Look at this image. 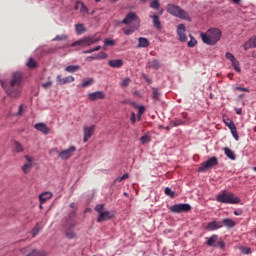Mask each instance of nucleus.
I'll list each match as a JSON object with an SVG mask.
<instances>
[{"instance_id": "nucleus-1", "label": "nucleus", "mask_w": 256, "mask_h": 256, "mask_svg": "<svg viewBox=\"0 0 256 256\" xmlns=\"http://www.w3.org/2000/svg\"><path fill=\"white\" fill-rule=\"evenodd\" d=\"M1 85L9 97L17 99V97L21 95V87L23 86V73L14 72L12 74V79L2 81Z\"/></svg>"}, {"instance_id": "nucleus-2", "label": "nucleus", "mask_w": 256, "mask_h": 256, "mask_svg": "<svg viewBox=\"0 0 256 256\" xmlns=\"http://www.w3.org/2000/svg\"><path fill=\"white\" fill-rule=\"evenodd\" d=\"M200 37L206 45H217L223 37V32L219 28H210L206 32H201Z\"/></svg>"}, {"instance_id": "nucleus-3", "label": "nucleus", "mask_w": 256, "mask_h": 256, "mask_svg": "<svg viewBox=\"0 0 256 256\" xmlns=\"http://www.w3.org/2000/svg\"><path fill=\"white\" fill-rule=\"evenodd\" d=\"M216 201L218 203H225L226 205H237V203H241V199L232 192L224 191L217 195Z\"/></svg>"}, {"instance_id": "nucleus-4", "label": "nucleus", "mask_w": 256, "mask_h": 256, "mask_svg": "<svg viewBox=\"0 0 256 256\" xmlns=\"http://www.w3.org/2000/svg\"><path fill=\"white\" fill-rule=\"evenodd\" d=\"M166 9L167 13L173 15V17H178V19H183L184 21H191L189 13L175 4H168Z\"/></svg>"}, {"instance_id": "nucleus-5", "label": "nucleus", "mask_w": 256, "mask_h": 256, "mask_svg": "<svg viewBox=\"0 0 256 256\" xmlns=\"http://www.w3.org/2000/svg\"><path fill=\"white\" fill-rule=\"evenodd\" d=\"M101 41V36L95 34L93 36H85L71 44V47H91V45H95V43H99Z\"/></svg>"}, {"instance_id": "nucleus-6", "label": "nucleus", "mask_w": 256, "mask_h": 256, "mask_svg": "<svg viewBox=\"0 0 256 256\" xmlns=\"http://www.w3.org/2000/svg\"><path fill=\"white\" fill-rule=\"evenodd\" d=\"M124 25H131V27H141V19L135 12H129L126 17L122 20Z\"/></svg>"}, {"instance_id": "nucleus-7", "label": "nucleus", "mask_w": 256, "mask_h": 256, "mask_svg": "<svg viewBox=\"0 0 256 256\" xmlns=\"http://www.w3.org/2000/svg\"><path fill=\"white\" fill-rule=\"evenodd\" d=\"M217 165H219V160L217 157L213 156L201 164V166L198 168V172L204 173V171H209V169H213V167H217Z\"/></svg>"}, {"instance_id": "nucleus-8", "label": "nucleus", "mask_w": 256, "mask_h": 256, "mask_svg": "<svg viewBox=\"0 0 256 256\" xmlns=\"http://www.w3.org/2000/svg\"><path fill=\"white\" fill-rule=\"evenodd\" d=\"M56 153H58V157H60V159H62L63 161H67V159L73 157L75 151H77V147L75 146H71L68 149L59 151L57 149H55Z\"/></svg>"}, {"instance_id": "nucleus-9", "label": "nucleus", "mask_w": 256, "mask_h": 256, "mask_svg": "<svg viewBox=\"0 0 256 256\" xmlns=\"http://www.w3.org/2000/svg\"><path fill=\"white\" fill-rule=\"evenodd\" d=\"M63 227L64 229H75V227H77V220H75V210L65 218Z\"/></svg>"}, {"instance_id": "nucleus-10", "label": "nucleus", "mask_w": 256, "mask_h": 256, "mask_svg": "<svg viewBox=\"0 0 256 256\" xmlns=\"http://www.w3.org/2000/svg\"><path fill=\"white\" fill-rule=\"evenodd\" d=\"M24 159H26V163L22 166V171L24 175H27L28 173H31V169L35 167V158L25 155Z\"/></svg>"}, {"instance_id": "nucleus-11", "label": "nucleus", "mask_w": 256, "mask_h": 256, "mask_svg": "<svg viewBox=\"0 0 256 256\" xmlns=\"http://www.w3.org/2000/svg\"><path fill=\"white\" fill-rule=\"evenodd\" d=\"M170 211L172 213H189L191 211V205L189 204H175L170 207Z\"/></svg>"}, {"instance_id": "nucleus-12", "label": "nucleus", "mask_w": 256, "mask_h": 256, "mask_svg": "<svg viewBox=\"0 0 256 256\" xmlns=\"http://www.w3.org/2000/svg\"><path fill=\"white\" fill-rule=\"evenodd\" d=\"M186 31H187V28L185 27V24L178 25L177 35H178L179 41H181V43H185L187 41V34H185Z\"/></svg>"}, {"instance_id": "nucleus-13", "label": "nucleus", "mask_w": 256, "mask_h": 256, "mask_svg": "<svg viewBox=\"0 0 256 256\" xmlns=\"http://www.w3.org/2000/svg\"><path fill=\"white\" fill-rule=\"evenodd\" d=\"M113 217H115V212L113 211H104L101 212V214L99 215L97 222L98 223H103L105 221H109L110 219H113Z\"/></svg>"}, {"instance_id": "nucleus-14", "label": "nucleus", "mask_w": 256, "mask_h": 256, "mask_svg": "<svg viewBox=\"0 0 256 256\" xmlns=\"http://www.w3.org/2000/svg\"><path fill=\"white\" fill-rule=\"evenodd\" d=\"M225 123L230 129L235 141H239V134L237 133V126H235V122H233V120H228Z\"/></svg>"}, {"instance_id": "nucleus-15", "label": "nucleus", "mask_w": 256, "mask_h": 256, "mask_svg": "<svg viewBox=\"0 0 256 256\" xmlns=\"http://www.w3.org/2000/svg\"><path fill=\"white\" fill-rule=\"evenodd\" d=\"M89 101H99L100 99H105V92L96 91L88 94Z\"/></svg>"}, {"instance_id": "nucleus-16", "label": "nucleus", "mask_w": 256, "mask_h": 256, "mask_svg": "<svg viewBox=\"0 0 256 256\" xmlns=\"http://www.w3.org/2000/svg\"><path fill=\"white\" fill-rule=\"evenodd\" d=\"M95 131V125L84 127V143H87L91 137H93V132Z\"/></svg>"}, {"instance_id": "nucleus-17", "label": "nucleus", "mask_w": 256, "mask_h": 256, "mask_svg": "<svg viewBox=\"0 0 256 256\" xmlns=\"http://www.w3.org/2000/svg\"><path fill=\"white\" fill-rule=\"evenodd\" d=\"M34 129H36V131H40V133H43L44 135H49L51 133V129H49L45 123L35 124Z\"/></svg>"}, {"instance_id": "nucleus-18", "label": "nucleus", "mask_w": 256, "mask_h": 256, "mask_svg": "<svg viewBox=\"0 0 256 256\" xmlns=\"http://www.w3.org/2000/svg\"><path fill=\"white\" fill-rule=\"evenodd\" d=\"M101 59H107V53L105 52H100L96 55L93 56H87L85 58V61H88L89 63H91V61H99Z\"/></svg>"}, {"instance_id": "nucleus-19", "label": "nucleus", "mask_w": 256, "mask_h": 256, "mask_svg": "<svg viewBox=\"0 0 256 256\" xmlns=\"http://www.w3.org/2000/svg\"><path fill=\"white\" fill-rule=\"evenodd\" d=\"M223 227V222L221 221H212L207 224L206 230L207 231H217V229H221Z\"/></svg>"}, {"instance_id": "nucleus-20", "label": "nucleus", "mask_w": 256, "mask_h": 256, "mask_svg": "<svg viewBox=\"0 0 256 256\" xmlns=\"http://www.w3.org/2000/svg\"><path fill=\"white\" fill-rule=\"evenodd\" d=\"M56 79H57L58 85H67V83H73L75 81V77L73 76L62 78L61 75H58Z\"/></svg>"}, {"instance_id": "nucleus-21", "label": "nucleus", "mask_w": 256, "mask_h": 256, "mask_svg": "<svg viewBox=\"0 0 256 256\" xmlns=\"http://www.w3.org/2000/svg\"><path fill=\"white\" fill-rule=\"evenodd\" d=\"M147 67L148 69H154L157 71V69H161V62L157 59L150 60L147 63Z\"/></svg>"}, {"instance_id": "nucleus-22", "label": "nucleus", "mask_w": 256, "mask_h": 256, "mask_svg": "<svg viewBox=\"0 0 256 256\" xmlns=\"http://www.w3.org/2000/svg\"><path fill=\"white\" fill-rule=\"evenodd\" d=\"M108 65L113 69H119L120 67H123V60L121 59L109 60Z\"/></svg>"}, {"instance_id": "nucleus-23", "label": "nucleus", "mask_w": 256, "mask_h": 256, "mask_svg": "<svg viewBox=\"0 0 256 256\" xmlns=\"http://www.w3.org/2000/svg\"><path fill=\"white\" fill-rule=\"evenodd\" d=\"M243 48L245 49V51H248V49H255L256 48L255 39L253 37L250 38L248 41H246L243 44Z\"/></svg>"}, {"instance_id": "nucleus-24", "label": "nucleus", "mask_w": 256, "mask_h": 256, "mask_svg": "<svg viewBox=\"0 0 256 256\" xmlns=\"http://www.w3.org/2000/svg\"><path fill=\"white\" fill-rule=\"evenodd\" d=\"M51 197H53V193H51V192H44V193L40 194L39 199H40L41 205H43V203H46L47 201H49V199H51Z\"/></svg>"}, {"instance_id": "nucleus-25", "label": "nucleus", "mask_w": 256, "mask_h": 256, "mask_svg": "<svg viewBox=\"0 0 256 256\" xmlns=\"http://www.w3.org/2000/svg\"><path fill=\"white\" fill-rule=\"evenodd\" d=\"M224 153L228 159H231V161H235L237 159V155H235V152H233V150L230 148H224Z\"/></svg>"}, {"instance_id": "nucleus-26", "label": "nucleus", "mask_w": 256, "mask_h": 256, "mask_svg": "<svg viewBox=\"0 0 256 256\" xmlns=\"http://www.w3.org/2000/svg\"><path fill=\"white\" fill-rule=\"evenodd\" d=\"M217 241H219V236L214 234L212 235L210 238H208L207 240V245L208 247H215V243H217Z\"/></svg>"}, {"instance_id": "nucleus-27", "label": "nucleus", "mask_w": 256, "mask_h": 256, "mask_svg": "<svg viewBox=\"0 0 256 256\" xmlns=\"http://www.w3.org/2000/svg\"><path fill=\"white\" fill-rule=\"evenodd\" d=\"M149 45H150L149 39H147L145 37H140L138 39V47L145 48V47H149Z\"/></svg>"}, {"instance_id": "nucleus-28", "label": "nucleus", "mask_w": 256, "mask_h": 256, "mask_svg": "<svg viewBox=\"0 0 256 256\" xmlns=\"http://www.w3.org/2000/svg\"><path fill=\"white\" fill-rule=\"evenodd\" d=\"M222 223V227L223 225H225V227H228L229 229H233V227H235V221H233V219L230 218H226L223 221H221Z\"/></svg>"}, {"instance_id": "nucleus-29", "label": "nucleus", "mask_w": 256, "mask_h": 256, "mask_svg": "<svg viewBox=\"0 0 256 256\" xmlns=\"http://www.w3.org/2000/svg\"><path fill=\"white\" fill-rule=\"evenodd\" d=\"M25 148H23V144L19 143L18 141H15L13 144V151L15 153H23Z\"/></svg>"}, {"instance_id": "nucleus-30", "label": "nucleus", "mask_w": 256, "mask_h": 256, "mask_svg": "<svg viewBox=\"0 0 256 256\" xmlns=\"http://www.w3.org/2000/svg\"><path fill=\"white\" fill-rule=\"evenodd\" d=\"M161 92L157 88H152V99H154L155 102L160 101Z\"/></svg>"}, {"instance_id": "nucleus-31", "label": "nucleus", "mask_w": 256, "mask_h": 256, "mask_svg": "<svg viewBox=\"0 0 256 256\" xmlns=\"http://www.w3.org/2000/svg\"><path fill=\"white\" fill-rule=\"evenodd\" d=\"M150 17L153 19L154 27H156V29H161V21L159 20V16L150 14Z\"/></svg>"}, {"instance_id": "nucleus-32", "label": "nucleus", "mask_w": 256, "mask_h": 256, "mask_svg": "<svg viewBox=\"0 0 256 256\" xmlns=\"http://www.w3.org/2000/svg\"><path fill=\"white\" fill-rule=\"evenodd\" d=\"M140 26H130L129 28H123V31L126 35H133L134 32L139 29Z\"/></svg>"}, {"instance_id": "nucleus-33", "label": "nucleus", "mask_w": 256, "mask_h": 256, "mask_svg": "<svg viewBox=\"0 0 256 256\" xmlns=\"http://www.w3.org/2000/svg\"><path fill=\"white\" fill-rule=\"evenodd\" d=\"M81 69V66L79 65H70L65 68V71L67 73H75L76 71H79Z\"/></svg>"}, {"instance_id": "nucleus-34", "label": "nucleus", "mask_w": 256, "mask_h": 256, "mask_svg": "<svg viewBox=\"0 0 256 256\" xmlns=\"http://www.w3.org/2000/svg\"><path fill=\"white\" fill-rule=\"evenodd\" d=\"M75 27H76L77 35H83V33L87 31V29L85 28V25L83 24H76Z\"/></svg>"}, {"instance_id": "nucleus-35", "label": "nucleus", "mask_w": 256, "mask_h": 256, "mask_svg": "<svg viewBox=\"0 0 256 256\" xmlns=\"http://www.w3.org/2000/svg\"><path fill=\"white\" fill-rule=\"evenodd\" d=\"M232 67L236 73H241V66L240 63L238 62L237 58L235 60H232Z\"/></svg>"}, {"instance_id": "nucleus-36", "label": "nucleus", "mask_w": 256, "mask_h": 256, "mask_svg": "<svg viewBox=\"0 0 256 256\" xmlns=\"http://www.w3.org/2000/svg\"><path fill=\"white\" fill-rule=\"evenodd\" d=\"M67 239H75L77 234L74 233L73 229H64Z\"/></svg>"}, {"instance_id": "nucleus-37", "label": "nucleus", "mask_w": 256, "mask_h": 256, "mask_svg": "<svg viewBox=\"0 0 256 256\" xmlns=\"http://www.w3.org/2000/svg\"><path fill=\"white\" fill-rule=\"evenodd\" d=\"M69 39V36L67 34H59L56 35L55 38L52 39V41H67Z\"/></svg>"}, {"instance_id": "nucleus-38", "label": "nucleus", "mask_w": 256, "mask_h": 256, "mask_svg": "<svg viewBox=\"0 0 256 256\" xmlns=\"http://www.w3.org/2000/svg\"><path fill=\"white\" fill-rule=\"evenodd\" d=\"M27 67H29V69H35V67H37V62L35 61V59L29 58L27 62Z\"/></svg>"}, {"instance_id": "nucleus-39", "label": "nucleus", "mask_w": 256, "mask_h": 256, "mask_svg": "<svg viewBox=\"0 0 256 256\" xmlns=\"http://www.w3.org/2000/svg\"><path fill=\"white\" fill-rule=\"evenodd\" d=\"M26 111H27V106L25 104H22L19 106V109H18V112L16 113V115L21 117V115H23Z\"/></svg>"}, {"instance_id": "nucleus-40", "label": "nucleus", "mask_w": 256, "mask_h": 256, "mask_svg": "<svg viewBox=\"0 0 256 256\" xmlns=\"http://www.w3.org/2000/svg\"><path fill=\"white\" fill-rule=\"evenodd\" d=\"M93 83H95V79L89 78L88 80H86L82 83V87H84V88L91 87V85H93Z\"/></svg>"}, {"instance_id": "nucleus-41", "label": "nucleus", "mask_w": 256, "mask_h": 256, "mask_svg": "<svg viewBox=\"0 0 256 256\" xmlns=\"http://www.w3.org/2000/svg\"><path fill=\"white\" fill-rule=\"evenodd\" d=\"M43 89H51L53 87V80H51V77L48 78V81L46 83L42 84Z\"/></svg>"}, {"instance_id": "nucleus-42", "label": "nucleus", "mask_w": 256, "mask_h": 256, "mask_svg": "<svg viewBox=\"0 0 256 256\" xmlns=\"http://www.w3.org/2000/svg\"><path fill=\"white\" fill-rule=\"evenodd\" d=\"M101 50V46H96L92 49H89V50H84L83 53L85 55H89L90 53H95V51H100Z\"/></svg>"}, {"instance_id": "nucleus-43", "label": "nucleus", "mask_w": 256, "mask_h": 256, "mask_svg": "<svg viewBox=\"0 0 256 256\" xmlns=\"http://www.w3.org/2000/svg\"><path fill=\"white\" fill-rule=\"evenodd\" d=\"M190 37V41L188 42V47H195V45H197V39H195V37H193V35H189Z\"/></svg>"}, {"instance_id": "nucleus-44", "label": "nucleus", "mask_w": 256, "mask_h": 256, "mask_svg": "<svg viewBox=\"0 0 256 256\" xmlns=\"http://www.w3.org/2000/svg\"><path fill=\"white\" fill-rule=\"evenodd\" d=\"M140 141H141L142 145H145V143H149L151 141V136L144 135L140 138Z\"/></svg>"}, {"instance_id": "nucleus-45", "label": "nucleus", "mask_w": 256, "mask_h": 256, "mask_svg": "<svg viewBox=\"0 0 256 256\" xmlns=\"http://www.w3.org/2000/svg\"><path fill=\"white\" fill-rule=\"evenodd\" d=\"M164 193L168 195V197H175V192L169 187L165 188Z\"/></svg>"}, {"instance_id": "nucleus-46", "label": "nucleus", "mask_w": 256, "mask_h": 256, "mask_svg": "<svg viewBox=\"0 0 256 256\" xmlns=\"http://www.w3.org/2000/svg\"><path fill=\"white\" fill-rule=\"evenodd\" d=\"M130 84H131V78H125V79L121 82V87H129Z\"/></svg>"}, {"instance_id": "nucleus-47", "label": "nucleus", "mask_w": 256, "mask_h": 256, "mask_svg": "<svg viewBox=\"0 0 256 256\" xmlns=\"http://www.w3.org/2000/svg\"><path fill=\"white\" fill-rule=\"evenodd\" d=\"M179 125H183V120H175L170 123L171 127H179Z\"/></svg>"}, {"instance_id": "nucleus-48", "label": "nucleus", "mask_w": 256, "mask_h": 256, "mask_svg": "<svg viewBox=\"0 0 256 256\" xmlns=\"http://www.w3.org/2000/svg\"><path fill=\"white\" fill-rule=\"evenodd\" d=\"M104 45H109V46L113 47L115 45V40L110 39V38H106L104 40Z\"/></svg>"}, {"instance_id": "nucleus-49", "label": "nucleus", "mask_w": 256, "mask_h": 256, "mask_svg": "<svg viewBox=\"0 0 256 256\" xmlns=\"http://www.w3.org/2000/svg\"><path fill=\"white\" fill-rule=\"evenodd\" d=\"M105 207V205H103V204H98V205H96V207H95V211H97V213H99V215H101V213H103L104 211H103V208Z\"/></svg>"}, {"instance_id": "nucleus-50", "label": "nucleus", "mask_w": 256, "mask_h": 256, "mask_svg": "<svg viewBox=\"0 0 256 256\" xmlns=\"http://www.w3.org/2000/svg\"><path fill=\"white\" fill-rule=\"evenodd\" d=\"M125 179H129V174H124V175H122L120 178H117L116 180H115V182L116 183H121V181H125Z\"/></svg>"}, {"instance_id": "nucleus-51", "label": "nucleus", "mask_w": 256, "mask_h": 256, "mask_svg": "<svg viewBox=\"0 0 256 256\" xmlns=\"http://www.w3.org/2000/svg\"><path fill=\"white\" fill-rule=\"evenodd\" d=\"M241 252L243 253V255H251V248H249V247H242L241 248Z\"/></svg>"}, {"instance_id": "nucleus-52", "label": "nucleus", "mask_w": 256, "mask_h": 256, "mask_svg": "<svg viewBox=\"0 0 256 256\" xmlns=\"http://www.w3.org/2000/svg\"><path fill=\"white\" fill-rule=\"evenodd\" d=\"M152 9H159V0H153L150 4Z\"/></svg>"}, {"instance_id": "nucleus-53", "label": "nucleus", "mask_w": 256, "mask_h": 256, "mask_svg": "<svg viewBox=\"0 0 256 256\" xmlns=\"http://www.w3.org/2000/svg\"><path fill=\"white\" fill-rule=\"evenodd\" d=\"M36 256H47V252L45 250L35 249Z\"/></svg>"}, {"instance_id": "nucleus-54", "label": "nucleus", "mask_w": 256, "mask_h": 256, "mask_svg": "<svg viewBox=\"0 0 256 256\" xmlns=\"http://www.w3.org/2000/svg\"><path fill=\"white\" fill-rule=\"evenodd\" d=\"M225 57H226V59H228V61H231V62L236 59L235 56L231 52H227Z\"/></svg>"}, {"instance_id": "nucleus-55", "label": "nucleus", "mask_w": 256, "mask_h": 256, "mask_svg": "<svg viewBox=\"0 0 256 256\" xmlns=\"http://www.w3.org/2000/svg\"><path fill=\"white\" fill-rule=\"evenodd\" d=\"M130 121H131L132 125H135V123H136V121H137L135 112H132V113H131Z\"/></svg>"}, {"instance_id": "nucleus-56", "label": "nucleus", "mask_w": 256, "mask_h": 256, "mask_svg": "<svg viewBox=\"0 0 256 256\" xmlns=\"http://www.w3.org/2000/svg\"><path fill=\"white\" fill-rule=\"evenodd\" d=\"M29 251H31V246H26V247L21 249V253L23 255H25L26 253H29Z\"/></svg>"}, {"instance_id": "nucleus-57", "label": "nucleus", "mask_w": 256, "mask_h": 256, "mask_svg": "<svg viewBox=\"0 0 256 256\" xmlns=\"http://www.w3.org/2000/svg\"><path fill=\"white\" fill-rule=\"evenodd\" d=\"M235 91H244L245 93H249V89L248 88H243L241 86L236 87Z\"/></svg>"}, {"instance_id": "nucleus-58", "label": "nucleus", "mask_w": 256, "mask_h": 256, "mask_svg": "<svg viewBox=\"0 0 256 256\" xmlns=\"http://www.w3.org/2000/svg\"><path fill=\"white\" fill-rule=\"evenodd\" d=\"M39 231H40L39 228H34L32 230V237H37V235H39Z\"/></svg>"}, {"instance_id": "nucleus-59", "label": "nucleus", "mask_w": 256, "mask_h": 256, "mask_svg": "<svg viewBox=\"0 0 256 256\" xmlns=\"http://www.w3.org/2000/svg\"><path fill=\"white\" fill-rule=\"evenodd\" d=\"M138 113H139V115H143V113H145V106H140L138 108Z\"/></svg>"}, {"instance_id": "nucleus-60", "label": "nucleus", "mask_w": 256, "mask_h": 256, "mask_svg": "<svg viewBox=\"0 0 256 256\" xmlns=\"http://www.w3.org/2000/svg\"><path fill=\"white\" fill-rule=\"evenodd\" d=\"M217 246L220 247V249H225V243L223 241H218Z\"/></svg>"}, {"instance_id": "nucleus-61", "label": "nucleus", "mask_w": 256, "mask_h": 256, "mask_svg": "<svg viewBox=\"0 0 256 256\" xmlns=\"http://www.w3.org/2000/svg\"><path fill=\"white\" fill-rule=\"evenodd\" d=\"M234 215H236L237 217H239L240 215H243V211H241V210H235V211H234Z\"/></svg>"}, {"instance_id": "nucleus-62", "label": "nucleus", "mask_w": 256, "mask_h": 256, "mask_svg": "<svg viewBox=\"0 0 256 256\" xmlns=\"http://www.w3.org/2000/svg\"><path fill=\"white\" fill-rule=\"evenodd\" d=\"M81 13H85L87 11V7H85V5L81 4V9H80Z\"/></svg>"}, {"instance_id": "nucleus-63", "label": "nucleus", "mask_w": 256, "mask_h": 256, "mask_svg": "<svg viewBox=\"0 0 256 256\" xmlns=\"http://www.w3.org/2000/svg\"><path fill=\"white\" fill-rule=\"evenodd\" d=\"M235 111L237 115H241L243 113V110L241 108H235Z\"/></svg>"}, {"instance_id": "nucleus-64", "label": "nucleus", "mask_w": 256, "mask_h": 256, "mask_svg": "<svg viewBox=\"0 0 256 256\" xmlns=\"http://www.w3.org/2000/svg\"><path fill=\"white\" fill-rule=\"evenodd\" d=\"M232 2L235 4V5H239L241 3V0H232Z\"/></svg>"}]
</instances>
